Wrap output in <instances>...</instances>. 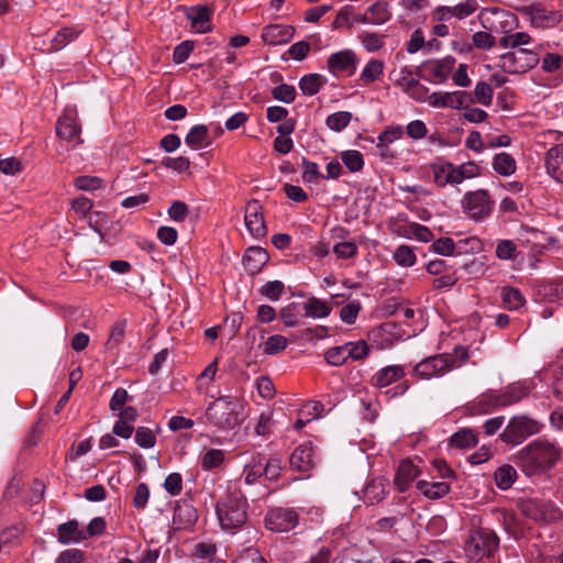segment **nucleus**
Returning <instances> with one entry per match:
<instances>
[{"label": "nucleus", "instance_id": "1", "mask_svg": "<svg viewBox=\"0 0 563 563\" xmlns=\"http://www.w3.org/2000/svg\"><path fill=\"white\" fill-rule=\"evenodd\" d=\"M222 530L235 533L247 522V501L242 493L240 481L229 484L228 490L216 507Z\"/></svg>", "mask_w": 563, "mask_h": 563}, {"label": "nucleus", "instance_id": "2", "mask_svg": "<svg viewBox=\"0 0 563 563\" xmlns=\"http://www.w3.org/2000/svg\"><path fill=\"white\" fill-rule=\"evenodd\" d=\"M205 418L217 431H232L245 419V402L236 396H220L208 405Z\"/></svg>", "mask_w": 563, "mask_h": 563}, {"label": "nucleus", "instance_id": "3", "mask_svg": "<svg viewBox=\"0 0 563 563\" xmlns=\"http://www.w3.org/2000/svg\"><path fill=\"white\" fill-rule=\"evenodd\" d=\"M562 450L548 440H536L515 455L516 464L528 475L552 467L561 457Z\"/></svg>", "mask_w": 563, "mask_h": 563}, {"label": "nucleus", "instance_id": "4", "mask_svg": "<svg viewBox=\"0 0 563 563\" xmlns=\"http://www.w3.org/2000/svg\"><path fill=\"white\" fill-rule=\"evenodd\" d=\"M468 358V349L459 345L453 353L435 354L423 358L413 367V374L420 379L442 377L450 371L461 367Z\"/></svg>", "mask_w": 563, "mask_h": 563}, {"label": "nucleus", "instance_id": "5", "mask_svg": "<svg viewBox=\"0 0 563 563\" xmlns=\"http://www.w3.org/2000/svg\"><path fill=\"white\" fill-rule=\"evenodd\" d=\"M499 537L487 527L473 528L468 531L464 553L474 563H489L499 550Z\"/></svg>", "mask_w": 563, "mask_h": 563}, {"label": "nucleus", "instance_id": "6", "mask_svg": "<svg viewBox=\"0 0 563 563\" xmlns=\"http://www.w3.org/2000/svg\"><path fill=\"white\" fill-rule=\"evenodd\" d=\"M517 11L529 20L531 26L538 29L554 27L563 21V9L548 8L541 2L521 5Z\"/></svg>", "mask_w": 563, "mask_h": 563}, {"label": "nucleus", "instance_id": "7", "mask_svg": "<svg viewBox=\"0 0 563 563\" xmlns=\"http://www.w3.org/2000/svg\"><path fill=\"white\" fill-rule=\"evenodd\" d=\"M541 423L527 416L512 417L500 433L503 442L511 445L521 444L527 438L539 433Z\"/></svg>", "mask_w": 563, "mask_h": 563}, {"label": "nucleus", "instance_id": "8", "mask_svg": "<svg viewBox=\"0 0 563 563\" xmlns=\"http://www.w3.org/2000/svg\"><path fill=\"white\" fill-rule=\"evenodd\" d=\"M521 514L538 523H549L561 519L562 511L553 503L537 498L519 503Z\"/></svg>", "mask_w": 563, "mask_h": 563}, {"label": "nucleus", "instance_id": "9", "mask_svg": "<svg viewBox=\"0 0 563 563\" xmlns=\"http://www.w3.org/2000/svg\"><path fill=\"white\" fill-rule=\"evenodd\" d=\"M463 212L474 221L487 218L494 208V201L485 189L467 191L461 200Z\"/></svg>", "mask_w": 563, "mask_h": 563}, {"label": "nucleus", "instance_id": "10", "mask_svg": "<svg viewBox=\"0 0 563 563\" xmlns=\"http://www.w3.org/2000/svg\"><path fill=\"white\" fill-rule=\"evenodd\" d=\"M538 54L528 48H518L503 54L499 58L500 68L509 74H523L539 64Z\"/></svg>", "mask_w": 563, "mask_h": 563}, {"label": "nucleus", "instance_id": "11", "mask_svg": "<svg viewBox=\"0 0 563 563\" xmlns=\"http://www.w3.org/2000/svg\"><path fill=\"white\" fill-rule=\"evenodd\" d=\"M481 25L493 33L507 35L517 24V16L506 10L486 8L478 14Z\"/></svg>", "mask_w": 563, "mask_h": 563}, {"label": "nucleus", "instance_id": "12", "mask_svg": "<svg viewBox=\"0 0 563 563\" xmlns=\"http://www.w3.org/2000/svg\"><path fill=\"white\" fill-rule=\"evenodd\" d=\"M55 130L62 144H65L66 150L75 148L84 142L81 139V126L74 110L63 112L56 122Z\"/></svg>", "mask_w": 563, "mask_h": 563}, {"label": "nucleus", "instance_id": "13", "mask_svg": "<svg viewBox=\"0 0 563 563\" xmlns=\"http://www.w3.org/2000/svg\"><path fill=\"white\" fill-rule=\"evenodd\" d=\"M360 59L353 49L346 48L331 54L327 60V69L335 77L353 76Z\"/></svg>", "mask_w": 563, "mask_h": 563}, {"label": "nucleus", "instance_id": "14", "mask_svg": "<svg viewBox=\"0 0 563 563\" xmlns=\"http://www.w3.org/2000/svg\"><path fill=\"white\" fill-rule=\"evenodd\" d=\"M478 8L477 0H465L454 5H438L431 12V18L438 22H448L451 19L464 20L474 14Z\"/></svg>", "mask_w": 563, "mask_h": 563}, {"label": "nucleus", "instance_id": "15", "mask_svg": "<svg viewBox=\"0 0 563 563\" xmlns=\"http://www.w3.org/2000/svg\"><path fill=\"white\" fill-rule=\"evenodd\" d=\"M473 103L474 99L472 93L464 90L437 91L430 95V106L433 108L462 110V108Z\"/></svg>", "mask_w": 563, "mask_h": 563}, {"label": "nucleus", "instance_id": "16", "mask_svg": "<svg viewBox=\"0 0 563 563\" xmlns=\"http://www.w3.org/2000/svg\"><path fill=\"white\" fill-rule=\"evenodd\" d=\"M266 527L276 532H287L298 525V514L292 509L274 508L265 517Z\"/></svg>", "mask_w": 563, "mask_h": 563}, {"label": "nucleus", "instance_id": "17", "mask_svg": "<svg viewBox=\"0 0 563 563\" xmlns=\"http://www.w3.org/2000/svg\"><path fill=\"white\" fill-rule=\"evenodd\" d=\"M536 384L532 379H523L512 383L501 390H498L501 407H508L517 404L522 398L527 397L533 389Z\"/></svg>", "mask_w": 563, "mask_h": 563}, {"label": "nucleus", "instance_id": "18", "mask_svg": "<svg viewBox=\"0 0 563 563\" xmlns=\"http://www.w3.org/2000/svg\"><path fill=\"white\" fill-rule=\"evenodd\" d=\"M244 222L250 233L256 238H264L267 229L264 222L262 206L257 200H252L246 203Z\"/></svg>", "mask_w": 563, "mask_h": 563}, {"label": "nucleus", "instance_id": "19", "mask_svg": "<svg viewBox=\"0 0 563 563\" xmlns=\"http://www.w3.org/2000/svg\"><path fill=\"white\" fill-rule=\"evenodd\" d=\"M433 181L439 187L460 185L456 165L439 159L430 165Z\"/></svg>", "mask_w": 563, "mask_h": 563}, {"label": "nucleus", "instance_id": "20", "mask_svg": "<svg viewBox=\"0 0 563 563\" xmlns=\"http://www.w3.org/2000/svg\"><path fill=\"white\" fill-rule=\"evenodd\" d=\"M499 402L498 390L489 389L468 402L466 410L472 416L486 415L501 407Z\"/></svg>", "mask_w": 563, "mask_h": 563}, {"label": "nucleus", "instance_id": "21", "mask_svg": "<svg viewBox=\"0 0 563 563\" xmlns=\"http://www.w3.org/2000/svg\"><path fill=\"white\" fill-rule=\"evenodd\" d=\"M406 375V368L404 365H387L378 369L371 377V385L376 388H385Z\"/></svg>", "mask_w": 563, "mask_h": 563}, {"label": "nucleus", "instance_id": "22", "mask_svg": "<svg viewBox=\"0 0 563 563\" xmlns=\"http://www.w3.org/2000/svg\"><path fill=\"white\" fill-rule=\"evenodd\" d=\"M289 463L292 470L307 473L314 466V456L311 443L297 446L290 455Z\"/></svg>", "mask_w": 563, "mask_h": 563}, {"label": "nucleus", "instance_id": "23", "mask_svg": "<svg viewBox=\"0 0 563 563\" xmlns=\"http://www.w3.org/2000/svg\"><path fill=\"white\" fill-rule=\"evenodd\" d=\"M295 30L290 25L272 24L262 31V38L268 45H284L294 36Z\"/></svg>", "mask_w": 563, "mask_h": 563}, {"label": "nucleus", "instance_id": "24", "mask_svg": "<svg viewBox=\"0 0 563 563\" xmlns=\"http://www.w3.org/2000/svg\"><path fill=\"white\" fill-rule=\"evenodd\" d=\"M545 168L554 180L563 184V144L554 145L548 150Z\"/></svg>", "mask_w": 563, "mask_h": 563}, {"label": "nucleus", "instance_id": "25", "mask_svg": "<svg viewBox=\"0 0 563 563\" xmlns=\"http://www.w3.org/2000/svg\"><path fill=\"white\" fill-rule=\"evenodd\" d=\"M390 16L388 3L377 1L373 3L364 14L360 15L356 21L363 24L380 25L386 23Z\"/></svg>", "mask_w": 563, "mask_h": 563}, {"label": "nucleus", "instance_id": "26", "mask_svg": "<svg viewBox=\"0 0 563 563\" xmlns=\"http://www.w3.org/2000/svg\"><path fill=\"white\" fill-rule=\"evenodd\" d=\"M454 65L455 58L452 56H446L442 59L429 62L427 68L429 70L430 76L432 77L433 82L443 84L448 80L450 74L454 68Z\"/></svg>", "mask_w": 563, "mask_h": 563}, {"label": "nucleus", "instance_id": "27", "mask_svg": "<svg viewBox=\"0 0 563 563\" xmlns=\"http://www.w3.org/2000/svg\"><path fill=\"white\" fill-rule=\"evenodd\" d=\"M420 474L418 466H416L411 461L405 460L402 461L397 470L395 476V485L398 490L404 493L406 492L410 484L416 479Z\"/></svg>", "mask_w": 563, "mask_h": 563}, {"label": "nucleus", "instance_id": "28", "mask_svg": "<svg viewBox=\"0 0 563 563\" xmlns=\"http://www.w3.org/2000/svg\"><path fill=\"white\" fill-rule=\"evenodd\" d=\"M389 493V482L387 478L379 476L372 479L364 489V498L367 503L374 505L383 499Z\"/></svg>", "mask_w": 563, "mask_h": 563}, {"label": "nucleus", "instance_id": "29", "mask_svg": "<svg viewBox=\"0 0 563 563\" xmlns=\"http://www.w3.org/2000/svg\"><path fill=\"white\" fill-rule=\"evenodd\" d=\"M267 261V252L260 246L249 247L243 256L244 267L252 275L257 274Z\"/></svg>", "mask_w": 563, "mask_h": 563}, {"label": "nucleus", "instance_id": "30", "mask_svg": "<svg viewBox=\"0 0 563 563\" xmlns=\"http://www.w3.org/2000/svg\"><path fill=\"white\" fill-rule=\"evenodd\" d=\"M86 534L78 527L77 520H69L57 527V540L62 544L79 543Z\"/></svg>", "mask_w": 563, "mask_h": 563}, {"label": "nucleus", "instance_id": "31", "mask_svg": "<svg viewBox=\"0 0 563 563\" xmlns=\"http://www.w3.org/2000/svg\"><path fill=\"white\" fill-rule=\"evenodd\" d=\"M211 11L206 5H195L187 9V18L192 29L198 33H206L210 30Z\"/></svg>", "mask_w": 563, "mask_h": 563}, {"label": "nucleus", "instance_id": "32", "mask_svg": "<svg viewBox=\"0 0 563 563\" xmlns=\"http://www.w3.org/2000/svg\"><path fill=\"white\" fill-rule=\"evenodd\" d=\"M185 143L192 150H200L210 145L208 126L205 124L192 126L185 137Z\"/></svg>", "mask_w": 563, "mask_h": 563}, {"label": "nucleus", "instance_id": "33", "mask_svg": "<svg viewBox=\"0 0 563 563\" xmlns=\"http://www.w3.org/2000/svg\"><path fill=\"white\" fill-rule=\"evenodd\" d=\"M384 67L385 66L382 60L371 58L360 74V86L367 87L378 80L384 73Z\"/></svg>", "mask_w": 563, "mask_h": 563}, {"label": "nucleus", "instance_id": "34", "mask_svg": "<svg viewBox=\"0 0 563 563\" xmlns=\"http://www.w3.org/2000/svg\"><path fill=\"white\" fill-rule=\"evenodd\" d=\"M301 303L303 308V317L307 318H327L332 311V307L328 302L317 297H310L307 301Z\"/></svg>", "mask_w": 563, "mask_h": 563}, {"label": "nucleus", "instance_id": "35", "mask_svg": "<svg viewBox=\"0 0 563 563\" xmlns=\"http://www.w3.org/2000/svg\"><path fill=\"white\" fill-rule=\"evenodd\" d=\"M263 475V455L256 454L251 456L243 471L242 477L239 479L240 485H253Z\"/></svg>", "mask_w": 563, "mask_h": 563}, {"label": "nucleus", "instance_id": "36", "mask_svg": "<svg viewBox=\"0 0 563 563\" xmlns=\"http://www.w3.org/2000/svg\"><path fill=\"white\" fill-rule=\"evenodd\" d=\"M517 477L516 468L509 464L499 466L494 473L495 484L501 490L509 489L515 484Z\"/></svg>", "mask_w": 563, "mask_h": 563}, {"label": "nucleus", "instance_id": "37", "mask_svg": "<svg viewBox=\"0 0 563 563\" xmlns=\"http://www.w3.org/2000/svg\"><path fill=\"white\" fill-rule=\"evenodd\" d=\"M417 488L428 498L438 499L445 496L450 492V485L445 482L419 481Z\"/></svg>", "mask_w": 563, "mask_h": 563}, {"label": "nucleus", "instance_id": "38", "mask_svg": "<svg viewBox=\"0 0 563 563\" xmlns=\"http://www.w3.org/2000/svg\"><path fill=\"white\" fill-rule=\"evenodd\" d=\"M404 129L400 125L389 126L377 136V148L382 156L387 155L388 145L401 139Z\"/></svg>", "mask_w": 563, "mask_h": 563}, {"label": "nucleus", "instance_id": "39", "mask_svg": "<svg viewBox=\"0 0 563 563\" xmlns=\"http://www.w3.org/2000/svg\"><path fill=\"white\" fill-rule=\"evenodd\" d=\"M79 32L73 27H64L59 30L51 40V46L45 49L46 53L57 52L78 36Z\"/></svg>", "mask_w": 563, "mask_h": 563}, {"label": "nucleus", "instance_id": "40", "mask_svg": "<svg viewBox=\"0 0 563 563\" xmlns=\"http://www.w3.org/2000/svg\"><path fill=\"white\" fill-rule=\"evenodd\" d=\"M516 161L508 153H498L494 156L493 168L501 176H510L516 172Z\"/></svg>", "mask_w": 563, "mask_h": 563}, {"label": "nucleus", "instance_id": "41", "mask_svg": "<svg viewBox=\"0 0 563 563\" xmlns=\"http://www.w3.org/2000/svg\"><path fill=\"white\" fill-rule=\"evenodd\" d=\"M279 317L286 327H296L299 322V318L303 317V308L301 302H291L279 312Z\"/></svg>", "mask_w": 563, "mask_h": 563}, {"label": "nucleus", "instance_id": "42", "mask_svg": "<svg viewBox=\"0 0 563 563\" xmlns=\"http://www.w3.org/2000/svg\"><path fill=\"white\" fill-rule=\"evenodd\" d=\"M477 434L471 429H462L451 435L450 444L459 449H470L477 444Z\"/></svg>", "mask_w": 563, "mask_h": 563}, {"label": "nucleus", "instance_id": "43", "mask_svg": "<svg viewBox=\"0 0 563 563\" xmlns=\"http://www.w3.org/2000/svg\"><path fill=\"white\" fill-rule=\"evenodd\" d=\"M501 299L505 307L510 310H517L526 303L522 292L511 286H506L501 289Z\"/></svg>", "mask_w": 563, "mask_h": 563}, {"label": "nucleus", "instance_id": "44", "mask_svg": "<svg viewBox=\"0 0 563 563\" xmlns=\"http://www.w3.org/2000/svg\"><path fill=\"white\" fill-rule=\"evenodd\" d=\"M225 453L220 449H209L200 456V465L203 471H211L224 463Z\"/></svg>", "mask_w": 563, "mask_h": 563}, {"label": "nucleus", "instance_id": "45", "mask_svg": "<svg viewBox=\"0 0 563 563\" xmlns=\"http://www.w3.org/2000/svg\"><path fill=\"white\" fill-rule=\"evenodd\" d=\"M530 43H532V37L527 32L510 33L504 35L499 41L500 47L511 49L522 48V45Z\"/></svg>", "mask_w": 563, "mask_h": 563}, {"label": "nucleus", "instance_id": "46", "mask_svg": "<svg viewBox=\"0 0 563 563\" xmlns=\"http://www.w3.org/2000/svg\"><path fill=\"white\" fill-rule=\"evenodd\" d=\"M393 258L401 267H411L417 262V255L413 249L406 244L399 245L395 250Z\"/></svg>", "mask_w": 563, "mask_h": 563}, {"label": "nucleus", "instance_id": "47", "mask_svg": "<svg viewBox=\"0 0 563 563\" xmlns=\"http://www.w3.org/2000/svg\"><path fill=\"white\" fill-rule=\"evenodd\" d=\"M342 163L351 173H357L364 167V158L360 151L347 150L340 155Z\"/></svg>", "mask_w": 563, "mask_h": 563}, {"label": "nucleus", "instance_id": "48", "mask_svg": "<svg viewBox=\"0 0 563 563\" xmlns=\"http://www.w3.org/2000/svg\"><path fill=\"white\" fill-rule=\"evenodd\" d=\"M322 77L318 74H309L303 76L299 81V88L306 96H313L319 92L322 86Z\"/></svg>", "mask_w": 563, "mask_h": 563}, {"label": "nucleus", "instance_id": "49", "mask_svg": "<svg viewBox=\"0 0 563 563\" xmlns=\"http://www.w3.org/2000/svg\"><path fill=\"white\" fill-rule=\"evenodd\" d=\"M126 329V321L119 320L113 323L109 339L106 343L107 349L114 350L118 349L124 340Z\"/></svg>", "mask_w": 563, "mask_h": 563}, {"label": "nucleus", "instance_id": "50", "mask_svg": "<svg viewBox=\"0 0 563 563\" xmlns=\"http://www.w3.org/2000/svg\"><path fill=\"white\" fill-rule=\"evenodd\" d=\"M474 103L477 102L484 107H489L493 102L494 91L486 81H478L474 89Z\"/></svg>", "mask_w": 563, "mask_h": 563}, {"label": "nucleus", "instance_id": "51", "mask_svg": "<svg viewBox=\"0 0 563 563\" xmlns=\"http://www.w3.org/2000/svg\"><path fill=\"white\" fill-rule=\"evenodd\" d=\"M263 352L266 355H276L288 346V340L280 334H274L267 338L264 342Z\"/></svg>", "mask_w": 563, "mask_h": 563}, {"label": "nucleus", "instance_id": "52", "mask_svg": "<svg viewBox=\"0 0 563 563\" xmlns=\"http://www.w3.org/2000/svg\"><path fill=\"white\" fill-rule=\"evenodd\" d=\"M352 114L349 111H339L330 114L327 118V126L335 132H340L345 129L351 122Z\"/></svg>", "mask_w": 563, "mask_h": 563}, {"label": "nucleus", "instance_id": "53", "mask_svg": "<svg viewBox=\"0 0 563 563\" xmlns=\"http://www.w3.org/2000/svg\"><path fill=\"white\" fill-rule=\"evenodd\" d=\"M358 40L367 52H376L384 45V36L374 32H362Z\"/></svg>", "mask_w": 563, "mask_h": 563}, {"label": "nucleus", "instance_id": "54", "mask_svg": "<svg viewBox=\"0 0 563 563\" xmlns=\"http://www.w3.org/2000/svg\"><path fill=\"white\" fill-rule=\"evenodd\" d=\"M285 292V285L280 280L267 282L260 288V294L272 301H277Z\"/></svg>", "mask_w": 563, "mask_h": 563}, {"label": "nucleus", "instance_id": "55", "mask_svg": "<svg viewBox=\"0 0 563 563\" xmlns=\"http://www.w3.org/2000/svg\"><path fill=\"white\" fill-rule=\"evenodd\" d=\"M473 45L483 51L492 49L496 44V38L493 35V32L485 30L475 32L472 35Z\"/></svg>", "mask_w": 563, "mask_h": 563}, {"label": "nucleus", "instance_id": "56", "mask_svg": "<svg viewBox=\"0 0 563 563\" xmlns=\"http://www.w3.org/2000/svg\"><path fill=\"white\" fill-rule=\"evenodd\" d=\"M134 440L142 449H152L156 444V435L147 427H139L135 430Z\"/></svg>", "mask_w": 563, "mask_h": 563}, {"label": "nucleus", "instance_id": "57", "mask_svg": "<svg viewBox=\"0 0 563 563\" xmlns=\"http://www.w3.org/2000/svg\"><path fill=\"white\" fill-rule=\"evenodd\" d=\"M347 354H349V352L346 350V346H345V344H343L340 346H334V347L329 349L324 353V357H325V361L330 365L341 366L349 360Z\"/></svg>", "mask_w": 563, "mask_h": 563}, {"label": "nucleus", "instance_id": "58", "mask_svg": "<svg viewBox=\"0 0 563 563\" xmlns=\"http://www.w3.org/2000/svg\"><path fill=\"white\" fill-rule=\"evenodd\" d=\"M362 309L358 300H352L343 306L340 310V319L346 324H353Z\"/></svg>", "mask_w": 563, "mask_h": 563}, {"label": "nucleus", "instance_id": "59", "mask_svg": "<svg viewBox=\"0 0 563 563\" xmlns=\"http://www.w3.org/2000/svg\"><path fill=\"white\" fill-rule=\"evenodd\" d=\"M302 179L305 183L316 184L322 177L317 163L302 158Z\"/></svg>", "mask_w": 563, "mask_h": 563}, {"label": "nucleus", "instance_id": "60", "mask_svg": "<svg viewBox=\"0 0 563 563\" xmlns=\"http://www.w3.org/2000/svg\"><path fill=\"white\" fill-rule=\"evenodd\" d=\"M430 251L442 256H451L455 252V244L451 238H440L433 241Z\"/></svg>", "mask_w": 563, "mask_h": 563}, {"label": "nucleus", "instance_id": "61", "mask_svg": "<svg viewBox=\"0 0 563 563\" xmlns=\"http://www.w3.org/2000/svg\"><path fill=\"white\" fill-rule=\"evenodd\" d=\"M395 81L407 93L419 80L411 69L402 67L398 71Z\"/></svg>", "mask_w": 563, "mask_h": 563}, {"label": "nucleus", "instance_id": "62", "mask_svg": "<svg viewBox=\"0 0 563 563\" xmlns=\"http://www.w3.org/2000/svg\"><path fill=\"white\" fill-rule=\"evenodd\" d=\"M346 350L349 352V358L354 361L363 360L368 354V345L364 340H360L356 342H347L345 343Z\"/></svg>", "mask_w": 563, "mask_h": 563}, {"label": "nucleus", "instance_id": "63", "mask_svg": "<svg viewBox=\"0 0 563 563\" xmlns=\"http://www.w3.org/2000/svg\"><path fill=\"white\" fill-rule=\"evenodd\" d=\"M167 214L175 222H184L189 214V208L184 201L176 200L172 202Z\"/></svg>", "mask_w": 563, "mask_h": 563}, {"label": "nucleus", "instance_id": "64", "mask_svg": "<svg viewBox=\"0 0 563 563\" xmlns=\"http://www.w3.org/2000/svg\"><path fill=\"white\" fill-rule=\"evenodd\" d=\"M85 553L76 548L62 551L55 560V563H82Z\"/></svg>", "mask_w": 563, "mask_h": 563}]
</instances>
